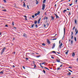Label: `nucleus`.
Returning a JSON list of instances; mask_svg holds the SVG:
<instances>
[{
    "label": "nucleus",
    "instance_id": "f8f14e48",
    "mask_svg": "<svg viewBox=\"0 0 78 78\" xmlns=\"http://www.w3.org/2000/svg\"><path fill=\"white\" fill-rule=\"evenodd\" d=\"M56 61L57 62H60V61H59V60L58 59H56Z\"/></svg>",
    "mask_w": 78,
    "mask_h": 78
},
{
    "label": "nucleus",
    "instance_id": "e433bc0d",
    "mask_svg": "<svg viewBox=\"0 0 78 78\" xmlns=\"http://www.w3.org/2000/svg\"><path fill=\"white\" fill-rule=\"evenodd\" d=\"M57 39V38H54L52 39L53 41H54V40H56Z\"/></svg>",
    "mask_w": 78,
    "mask_h": 78
},
{
    "label": "nucleus",
    "instance_id": "7c9ffc66",
    "mask_svg": "<svg viewBox=\"0 0 78 78\" xmlns=\"http://www.w3.org/2000/svg\"><path fill=\"white\" fill-rule=\"evenodd\" d=\"M73 32L72 31L71 32V36L73 35Z\"/></svg>",
    "mask_w": 78,
    "mask_h": 78
},
{
    "label": "nucleus",
    "instance_id": "c9c22d12",
    "mask_svg": "<svg viewBox=\"0 0 78 78\" xmlns=\"http://www.w3.org/2000/svg\"><path fill=\"white\" fill-rule=\"evenodd\" d=\"M78 31V30H77V29H76V28L75 29V32H76V31Z\"/></svg>",
    "mask_w": 78,
    "mask_h": 78
},
{
    "label": "nucleus",
    "instance_id": "412c9836",
    "mask_svg": "<svg viewBox=\"0 0 78 78\" xmlns=\"http://www.w3.org/2000/svg\"><path fill=\"white\" fill-rule=\"evenodd\" d=\"M74 40L76 42V37H74Z\"/></svg>",
    "mask_w": 78,
    "mask_h": 78
},
{
    "label": "nucleus",
    "instance_id": "20e7f679",
    "mask_svg": "<svg viewBox=\"0 0 78 78\" xmlns=\"http://www.w3.org/2000/svg\"><path fill=\"white\" fill-rule=\"evenodd\" d=\"M56 45V44H55V43H54L53 44L52 48L53 49L55 48V47Z\"/></svg>",
    "mask_w": 78,
    "mask_h": 78
},
{
    "label": "nucleus",
    "instance_id": "dca6fc26",
    "mask_svg": "<svg viewBox=\"0 0 78 78\" xmlns=\"http://www.w3.org/2000/svg\"><path fill=\"white\" fill-rule=\"evenodd\" d=\"M34 24H33V25H32L31 27V28H33V27H34Z\"/></svg>",
    "mask_w": 78,
    "mask_h": 78
},
{
    "label": "nucleus",
    "instance_id": "c85d7f7f",
    "mask_svg": "<svg viewBox=\"0 0 78 78\" xmlns=\"http://www.w3.org/2000/svg\"><path fill=\"white\" fill-rule=\"evenodd\" d=\"M23 6H25V2H23Z\"/></svg>",
    "mask_w": 78,
    "mask_h": 78
},
{
    "label": "nucleus",
    "instance_id": "58836bf2",
    "mask_svg": "<svg viewBox=\"0 0 78 78\" xmlns=\"http://www.w3.org/2000/svg\"><path fill=\"white\" fill-rule=\"evenodd\" d=\"M12 25H13V26H14V22H13L12 23Z\"/></svg>",
    "mask_w": 78,
    "mask_h": 78
},
{
    "label": "nucleus",
    "instance_id": "49530a36",
    "mask_svg": "<svg viewBox=\"0 0 78 78\" xmlns=\"http://www.w3.org/2000/svg\"><path fill=\"white\" fill-rule=\"evenodd\" d=\"M24 17H25V18H27V16H24Z\"/></svg>",
    "mask_w": 78,
    "mask_h": 78
},
{
    "label": "nucleus",
    "instance_id": "8fccbe9b",
    "mask_svg": "<svg viewBox=\"0 0 78 78\" xmlns=\"http://www.w3.org/2000/svg\"><path fill=\"white\" fill-rule=\"evenodd\" d=\"M57 35V34H55V35L54 37H55L56 35Z\"/></svg>",
    "mask_w": 78,
    "mask_h": 78
},
{
    "label": "nucleus",
    "instance_id": "4c0bfd02",
    "mask_svg": "<svg viewBox=\"0 0 78 78\" xmlns=\"http://www.w3.org/2000/svg\"><path fill=\"white\" fill-rule=\"evenodd\" d=\"M2 11H6V10L4 9L2 10Z\"/></svg>",
    "mask_w": 78,
    "mask_h": 78
},
{
    "label": "nucleus",
    "instance_id": "ddd939ff",
    "mask_svg": "<svg viewBox=\"0 0 78 78\" xmlns=\"http://www.w3.org/2000/svg\"><path fill=\"white\" fill-rule=\"evenodd\" d=\"M51 18L52 20H54V17H53V16H51Z\"/></svg>",
    "mask_w": 78,
    "mask_h": 78
},
{
    "label": "nucleus",
    "instance_id": "bb28decb",
    "mask_svg": "<svg viewBox=\"0 0 78 78\" xmlns=\"http://www.w3.org/2000/svg\"><path fill=\"white\" fill-rule=\"evenodd\" d=\"M42 45H43L44 46H45V43H44L42 44Z\"/></svg>",
    "mask_w": 78,
    "mask_h": 78
},
{
    "label": "nucleus",
    "instance_id": "c756f323",
    "mask_svg": "<svg viewBox=\"0 0 78 78\" xmlns=\"http://www.w3.org/2000/svg\"><path fill=\"white\" fill-rule=\"evenodd\" d=\"M33 63L34 65H35V62L34 61H33Z\"/></svg>",
    "mask_w": 78,
    "mask_h": 78
},
{
    "label": "nucleus",
    "instance_id": "473e14b6",
    "mask_svg": "<svg viewBox=\"0 0 78 78\" xmlns=\"http://www.w3.org/2000/svg\"><path fill=\"white\" fill-rule=\"evenodd\" d=\"M43 73H45V70H43Z\"/></svg>",
    "mask_w": 78,
    "mask_h": 78
},
{
    "label": "nucleus",
    "instance_id": "6e6552de",
    "mask_svg": "<svg viewBox=\"0 0 78 78\" xmlns=\"http://www.w3.org/2000/svg\"><path fill=\"white\" fill-rule=\"evenodd\" d=\"M41 18H39V20L38 21V23H40V20H41Z\"/></svg>",
    "mask_w": 78,
    "mask_h": 78
},
{
    "label": "nucleus",
    "instance_id": "e2e57ef3",
    "mask_svg": "<svg viewBox=\"0 0 78 78\" xmlns=\"http://www.w3.org/2000/svg\"><path fill=\"white\" fill-rule=\"evenodd\" d=\"M66 9L67 10H68V11H69V8H67Z\"/></svg>",
    "mask_w": 78,
    "mask_h": 78
},
{
    "label": "nucleus",
    "instance_id": "a18cd8bd",
    "mask_svg": "<svg viewBox=\"0 0 78 78\" xmlns=\"http://www.w3.org/2000/svg\"><path fill=\"white\" fill-rule=\"evenodd\" d=\"M51 58H52V59H54V57L53 56H52L51 57Z\"/></svg>",
    "mask_w": 78,
    "mask_h": 78
},
{
    "label": "nucleus",
    "instance_id": "9b49d317",
    "mask_svg": "<svg viewBox=\"0 0 78 78\" xmlns=\"http://www.w3.org/2000/svg\"><path fill=\"white\" fill-rule=\"evenodd\" d=\"M75 55V53L73 52L72 54V56H73V57H74Z\"/></svg>",
    "mask_w": 78,
    "mask_h": 78
},
{
    "label": "nucleus",
    "instance_id": "7ed1b4c3",
    "mask_svg": "<svg viewBox=\"0 0 78 78\" xmlns=\"http://www.w3.org/2000/svg\"><path fill=\"white\" fill-rule=\"evenodd\" d=\"M62 46V43H61L60 45H59V48H61V47Z\"/></svg>",
    "mask_w": 78,
    "mask_h": 78
},
{
    "label": "nucleus",
    "instance_id": "39448f33",
    "mask_svg": "<svg viewBox=\"0 0 78 78\" xmlns=\"http://www.w3.org/2000/svg\"><path fill=\"white\" fill-rule=\"evenodd\" d=\"M55 16L56 17V19H57V18L59 19V17L58 16V15H57L56 14H55Z\"/></svg>",
    "mask_w": 78,
    "mask_h": 78
},
{
    "label": "nucleus",
    "instance_id": "6e6d98bb",
    "mask_svg": "<svg viewBox=\"0 0 78 78\" xmlns=\"http://www.w3.org/2000/svg\"><path fill=\"white\" fill-rule=\"evenodd\" d=\"M47 25L48 26V25H49V24H48V23H47Z\"/></svg>",
    "mask_w": 78,
    "mask_h": 78
},
{
    "label": "nucleus",
    "instance_id": "1a4fd4ad",
    "mask_svg": "<svg viewBox=\"0 0 78 78\" xmlns=\"http://www.w3.org/2000/svg\"><path fill=\"white\" fill-rule=\"evenodd\" d=\"M74 22H75V24H76H76H77V22L76 21V20H74Z\"/></svg>",
    "mask_w": 78,
    "mask_h": 78
},
{
    "label": "nucleus",
    "instance_id": "de8ad7c7",
    "mask_svg": "<svg viewBox=\"0 0 78 78\" xmlns=\"http://www.w3.org/2000/svg\"><path fill=\"white\" fill-rule=\"evenodd\" d=\"M32 18H34V16L33 15L32 16Z\"/></svg>",
    "mask_w": 78,
    "mask_h": 78
},
{
    "label": "nucleus",
    "instance_id": "4d7b16f0",
    "mask_svg": "<svg viewBox=\"0 0 78 78\" xmlns=\"http://www.w3.org/2000/svg\"><path fill=\"white\" fill-rule=\"evenodd\" d=\"M72 4H69V6H72Z\"/></svg>",
    "mask_w": 78,
    "mask_h": 78
},
{
    "label": "nucleus",
    "instance_id": "a878e982",
    "mask_svg": "<svg viewBox=\"0 0 78 78\" xmlns=\"http://www.w3.org/2000/svg\"><path fill=\"white\" fill-rule=\"evenodd\" d=\"M71 45H72V44H73V40H72L71 41Z\"/></svg>",
    "mask_w": 78,
    "mask_h": 78
},
{
    "label": "nucleus",
    "instance_id": "6ab92c4d",
    "mask_svg": "<svg viewBox=\"0 0 78 78\" xmlns=\"http://www.w3.org/2000/svg\"><path fill=\"white\" fill-rule=\"evenodd\" d=\"M69 53V51H67L65 53L67 55V54Z\"/></svg>",
    "mask_w": 78,
    "mask_h": 78
},
{
    "label": "nucleus",
    "instance_id": "5fc2aeb1",
    "mask_svg": "<svg viewBox=\"0 0 78 78\" xmlns=\"http://www.w3.org/2000/svg\"><path fill=\"white\" fill-rule=\"evenodd\" d=\"M27 7L28 9H29V7L28 5H27Z\"/></svg>",
    "mask_w": 78,
    "mask_h": 78
},
{
    "label": "nucleus",
    "instance_id": "37998d69",
    "mask_svg": "<svg viewBox=\"0 0 78 78\" xmlns=\"http://www.w3.org/2000/svg\"><path fill=\"white\" fill-rule=\"evenodd\" d=\"M64 33H65V30H66L65 28H64Z\"/></svg>",
    "mask_w": 78,
    "mask_h": 78
},
{
    "label": "nucleus",
    "instance_id": "0eeeda50",
    "mask_svg": "<svg viewBox=\"0 0 78 78\" xmlns=\"http://www.w3.org/2000/svg\"><path fill=\"white\" fill-rule=\"evenodd\" d=\"M69 73L67 74V75L68 76H69V75L70 76V75H71V73L70 72H69Z\"/></svg>",
    "mask_w": 78,
    "mask_h": 78
},
{
    "label": "nucleus",
    "instance_id": "f03ea898",
    "mask_svg": "<svg viewBox=\"0 0 78 78\" xmlns=\"http://www.w3.org/2000/svg\"><path fill=\"white\" fill-rule=\"evenodd\" d=\"M42 10H44V9H45V5L44 4H43L42 5Z\"/></svg>",
    "mask_w": 78,
    "mask_h": 78
},
{
    "label": "nucleus",
    "instance_id": "72a5a7b5",
    "mask_svg": "<svg viewBox=\"0 0 78 78\" xmlns=\"http://www.w3.org/2000/svg\"><path fill=\"white\" fill-rule=\"evenodd\" d=\"M3 1L4 3H6V0H4Z\"/></svg>",
    "mask_w": 78,
    "mask_h": 78
},
{
    "label": "nucleus",
    "instance_id": "393cba45",
    "mask_svg": "<svg viewBox=\"0 0 78 78\" xmlns=\"http://www.w3.org/2000/svg\"><path fill=\"white\" fill-rule=\"evenodd\" d=\"M46 1V0H44L43 1V3H45V1Z\"/></svg>",
    "mask_w": 78,
    "mask_h": 78
},
{
    "label": "nucleus",
    "instance_id": "603ef678",
    "mask_svg": "<svg viewBox=\"0 0 78 78\" xmlns=\"http://www.w3.org/2000/svg\"><path fill=\"white\" fill-rule=\"evenodd\" d=\"M35 27H36V28H37V25H36Z\"/></svg>",
    "mask_w": 78,
    "mask_h": 78
},
{
    "label": "nucleus",
    "instance_id": "b1692460",
    "mask_svg": "<svg viewBox=\"0 0 78 78\" xmlns=\"http://www.w3.org/2000/svg\"><path fill=\"white\" fill-rule=\"evenodd\" d=\"M36 4L37 5V4H38V1H37V0H36Z\"/></svg>",
    "mask_w": 78,
    "mask_h": 78
},
{
    "label": "nucleus",
    "instance_id": "bf43d9fd",
    "mask_svg": "<svg viewBox=\"0 0 78 78\" xmlns=\"http://www.w3.org/2000/svg\"><path fill=\"white\" fill-rule=\"evenodd\" d=\"M45 19H46V20H47V19H48V17H46L45 18Z\"/></svg>",
    "mask_w": 78,
    "mask_h": 78
},
{
    "label": "nucleus",
    "instance_id": "aec40b11",
    "mask_svg": "<svg viewBox=\"0 0 78 78\" xmlns=\"http://www.w3.org/2000/svg\"><path fill=\"white\" fill-rule=\"evenodd\" d=\"M34 65V69H36V64H35Z\"/></svg>",
    "mask_w": 78,
    "mask_h": 78
},
{
    "label": "nucleus",
    "instance_id": "79ce46f5",
    "mask_svg": "<svg viewBox=\"0 0 78 78\" xmlns=\"http://www.w3.org/2000/svg\"><path fill=\"white\" fill-rule=\"evenodd\" d=\"M13 54H14V55H15L16 54V52H13Z\"/></svg>",
    "mask_w": 78,
    "mask_h": 78
},
{
    "label": "nucleus",
    "instance_id": "f257e3e1",
    "mask_svg": "<svg viewBox=\"0 0 78 78\" xmlns=\"http://www.w3.org/2000/svg\"><path fill=\"white\" fill-rule=\"evenodd\" d=\"M5 50H6V48L4 47L1 51V55H2V54L4 52V51H5Z\"/></svg>",
    "mask_w": 78,
    "mask_h": 78
},
{
    "label": "nucleus",
    "instance_id": "cd10ccee",
    "mask_svg": "<svg viewBox=\"0 0 78 78\" xmlns=\"http://www.w3.org/2000/svg\"><path fill=\"white\" fill-rule=\"evenodd\" d=\"M44 69H47V70H49V69L47 68L44 67Z\"/></svg>",
    "mask_w": 78,
    "mask_h": 78
},
{
    "label": "nucleus",
    "instance_id": "2eb2a0df",
    "mask_svg": "<svg viewBox=\"0 0 78 78\" xmlns=\"http://www.w3.org/2000/svg\"><path fill=\"white\" fill-rule=\"evenodd\" d=\"M66 11H67V10L65 9L63 10V12L64 13H65V12H66Z\"/></svg>",
    "mask_w": 78,
    "mask_h": 78
},
{
    "label": "nucleus",
    "instance_id": "338daca9",
    "mask_svg": "<svg viewBox=\"0 0 78 78\" xmlns=\"http://www.w3.org/2000/svg\"><path fill=\"white\" fill-rule=\"evenodd\" d=\"M5 27H8V25H5Z\"/></svg>",
    "mask_w": 78,
    "mask_h": 78
},
{
    "label": "nucleus",
    "instance_id": "2f4dec72",
    "mask_svg": "<svg viewBox=\"0 0 78 78\" xmlns=\"http://www.w3.org/2000/svg\"><path fill=\"white\" fill-rule=\"evenodd\" d=\"M75 28V27H73V30H74Z\"/></svg>",
    "mask_w": 78,
    "mask_h": 78
},
{
    "label": "nucleus",
    "instance_id": "680f3d73",
    "mask_svg": "<svg viewBox=\"0 0 78 78\" xmlns=\"http://www.w3.org/2000/svg\"><path fill=\"white\" fill-rule=\"evenodd\" d=\"M45 15H47V14L46 13V12H45L44 13Z\"/></svg>",
    "mask_w": 78,
    "mask_h": 78
},
{
    "label": "nucleus",
    "instance_id": "423d86ee",
    "mask_svg": "<svg viewBox=\"0 0 78 78\" xmlns=\"http://www.w3.org/2000/svg\"><path fill=\"white\" fill-rule=\"evenodd\" d=\"M23 36L25 37H27V35L26 34H24L23 35Z\"/></svg>",
    "mask_w": 78,
    "mask_h": 78
},
{
    "label": "nucleus",
    "instance_id": "13d9d810",
    "mask_svg": "<svg viewBox=\"0 0 78 78\" xmlns=\"http://www.w3.org/2000/svg\"><path fill=\"white\" fill-rule=\"evenodd\" d=\"M26 60H28V58H26Z\"/></svg>",
    "mask_w": 78,
    "mask_h": 78
},
{
    "label": "nucleus",
    "instance_id": "3c124183",
    "mask_svg": "<svg viewBox=\"0 0 78 78\" xmlns=\"http://www.w3.org/2000/svg\"><path fill=\"white\" fill-rule=\"evenodd\" d=\"M52 53H56V52H55L54 51H52Z\"/></svg>",
    "mask_w": 78,
    "mask_h": 78
},
{
    "label": "nucleus",
    "instance_id": "a211bd4d",
    "mask_svg": "<svg viewBox=\"0 0 78 78\" xmlns=\"http://www.w3.org/2000/svg\"><path fill=\"white\" fill-rule=\"evenodd\" d=\"M37 15H39L40 14V12L38 11L37 12Z\"/></svg>",
    "mask_w": 78,
    "mask_h": 78
},
{
    "label": "nucleus",
    "instance_id": "09e8293b",
    "mask_svg": "<svg viewBox=\"0 0 78 78\" xmlns=\"http://www.w3.org/2000/svg\"><path fill=\"white\" fill-rule=\"evenodd\" d=\"M69 71H70V72H73V71H71V70H70V69H69Z\"/></svg>",
    "mask_w": 78,
    "mask_h": 78
},
{
    "label": "nucleus",
    "instance_id": "9d476101",
    "mask_svg": "<svg viewBox=\"0 0 78 78\" xmlns=\"http://www.w3.org/2000/svg\"><path fill=\"white\" fill-rule=\"evenodd\" d=\"M47 42L48 43V44H50V41L49 40H48Z\"/></svg>",
    "mask_w": 78,
    "mask_h": 78
},
{
    "label": "nucleus",
    "instance_id": "ea45409f",
    "mask_svg": "<svg viewBox=\"0 0 78 78\" xmlns=\"http://www.w3.org/2000/svg\"><path fill=\"white\" fill-rule=\"evenodd\" d=\"M45 63H46L45 62H44L42 63L41 64H45Z\"/></svg>",
    "mask_w": 78,
    "mask_h": 78
},
{
    "label": "nucleus",
    "instance_id": "69168bd1",
    "mask_svg": "<svg viewBox=\"0 0 78 78\" xmlns=\"http://www.w3.org/2000/svg\"><path fill=\"white\" fill-rule=\"evenodd\" d=\"M44 27H46V25H45V24H44Z\"/></svg>",
    "mask_w": 78,
    "mask_h": 78
},
{
    "label": "nucleus",
    "instance_id": "864d4df0",
    "mask_svg": "<svg viewBox=\"0 0 78 78\" xmlns=\"http://www.w3.org/2000/svg\"><path fill=\"white\" fill-rule=\"evenodd\" d=\"M23 67L24 69H25V67H24V66H23Z\"/></svg>",
    "mask_w": 78,
    "mask_h": 78
},
{
    "label": "nucleus",
    "instance_id": "5701e85b",
    "mask_svg": "<svg viewBox=\"0 0 78 78\" xmlns=\"http://www.w3.org/2000/svg\"><path fill=\"white\" fill-rule=\"evenodd\" d=\"M71 39H73V35H71Z\"/></svg>",
    "mask_w": 78,
    "mask_h": 78
},
{
    "label": "nucleus",
    "instance_id": "0e129e2a",
    "mask_svg": "<svg viewBox=\"0 0 78 78\" xmlns=\"http://www.w3.org/2000/svg\"><path fill=\"white\" fill-rule=\"evenodd\" d=\"M12 67H14V68L15 67V66H14V65H13Z\"/></svg>",
    "mask_w": 78,
    "mask_h": 78
},
{
    "label": "nucleus",
    "instance_id": "052dcab7",
    "mask_svg": "<svg viewBox=\"0 0 78 78\" xmlns=\"http://www.w3.org/2000/svg\"><path fill=\"white\" fill-rule=\"evenodd\" d=\"M75 2H76V3H77V0H76Z\"/></svg>",
    "mask_w": 78,
    "mask_h": 78
},
{
    "label": "nucleus",
    "instance_id": "f704fd0d",
    "mask_svg": "<svg viewBox=\"0 0 78 78\" xmlns=\"http://www.w3.org/2000/svg\"><path fill=\"white\" fill-rule=\"evenodd\" d=\"M78 34V30H77V31H76L75 33V34Z\"/></svg>",
    "mask_w": 78,
    "mask_h": 78
},
{
    "label": "nucleus",
    "instance_id": "c03bdc74",
    "mask_svg": "<svg viewBox=\"0 0 78 78\" xmlns=\"http://www.w3.org/2000/svg\"><path fill=\"white\" fill-rule=\"evenodd\" d=\"M62 65H61L59 67H62Z\"/></svg>",
    "mask_w": 78,
    "mask_h": 78
},
{
    "label": "nucleus",
    "instance_id": "4be33fe9",
    "mask_svg": "<svg viewBox=\"0 0 78 78\" xmlns=\"http://www.w3.org/2000/svg\"><path fill=\"white\" fill-rule=\"evenodd\" d=\"M37 21H34L35 24H37Z\"/></svg>",
    "mask_w": 78,
    "mask_h": 78
},
{
    "label": "nucleus",
    "instance_id": "f3484780",
    "mask_svg": "<svg viewBox=\"0 0 78 78\" xmlns=\"http://www.w3.org/2000/svg\"><path fill=\"white\" fill-rule=\"evenodd\" d=\"M1 73H3V71H1L0 72V74H1Z\"/></svg>",
    "mask_w": 78,
    "mask_h": 78
},
{
    "label": "nucleus",
    "instance_id": "4468645a",
    "mask_svg": "<svg viewBox=\"0 0 78 78\" xmlns=\"http://www.w3.org/2000/svg\"><path fill=\"white\" fill-rule=\"evenodd\" d=\"M40 66L41 67H42V68H44V66H41V63H40Z\"/></svg>",
    "mask_w": 78,
    "mask_h": 78
},
{
    "label": "nucleus",
    "instance_id": "a19ab883",
    "mask_svg": "<svg viewBox=\"0 0 78 78\" xmlns=\"http://www.w3.org/2000/svg\"><path fill=\"white\" fill-rule=\"evenodd\" d=\"M35 16H37V13H35Z\"/></svg>",
    "mask_w": 78,
    "mask_h": 78
},
{
    "label": "nucleus",
    "instance_id": "774afa93",
    "mask_svg": "<svg viewBox=\"0 0 78 78\" xmlns=\"http://www.w3.org/2000/svg\"><path fill=\"white\" fill-rule=\"evenodd\" d=\"M77 61L78 62V58H77Z\"/></svg>",
    "mask_w": 78,
    "mask_h": 78
}]
</instances>
